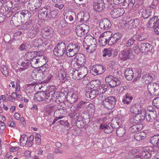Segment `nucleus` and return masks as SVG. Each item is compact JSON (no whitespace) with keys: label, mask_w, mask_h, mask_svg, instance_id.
<instances>
[{"label":"nucleus","mask_w":159,"mask_h":159,"mask_svg":"<svg viewBox=\"0 0 159 159\" xmlns=\"http://www.w3.org/2000/svg\"><path fill=\"white\" fill-rule=\"evenodd\" d=\"M118 71L115 70L114 76L109 75L106 77L105 81L107 85L103 84L101 86L102 89L104 92L106 91L108 89V85L111 88H114L119 86L121 84V82L119 79L118 76L117 75V74H118Z\"/></svg>","instance_id":"1"},{"label":"nucleus","mask_w":159,"mask_h":159,"mask_svg":"<svg viewBox=\"0 0 159 159\" xmlns=\"http://www.w3.org/2000/svg\"><path fill=\"white\" fill-rule=\"evenodd\" d=\"M101 95L102 98L99 100H103L102 105L105 108L111 110L115 107L117 101V99L115 97L110 96L106 98L105 96L103 93Z\"/></svg>","instance_id":"2"},{"label":"nucleus","mask_w":159,"mask_h":159,"mask_svg":"<svg viewBox=\"0 0 159 159\" xmlns=\"http://www.w3.org/2000/svg\"><path fill=\"white\" fill-rule=\"evenodd\" d=\"M80 49V44L70 43L67 46L66 55L68 57H72L76 54Z\"/></svg>","instance_id":"3"},{"label":"nucleus","mask_w":159,"mask_h":159,"mask_svg":"<svg viewBox=\"0 0 159 159\" xmlns=\"http://www.w3.org/2000/svg\"><path fill=\"white\" fill-rule=\"evenodd\" d=\"M66 43L64 42H60L54 48L53 53L56 57H61L66 53Z\"/></svg>","instance_id":"4"},{"label":"nucleus","mask_w":159,"mask_h":159,"mask_svg":"<svg viewBox=\"0 0 159 159\" xmlns=\"http://www.w3.org/2000/svg\"><path fill=\"white\" fill-rule=\"evenodd\" d=\"M88 71L87 68L84 67L81 68L79 72L78 70H73L72 73V78L75 80L81 79L87 75Z\"/></svg>","instance_id":"5"},{"label":"nucleus","mask_w":159,"mask_h":159,"mask_svg":"<svg viewBox=\"0 0 159 159\" xmlns=\"http://www.w3.org/2000/svg\"><path fill=\"white\" fill-rule=\"evenodd\" d=\"M146 110L143 109L139 114L134 115L130 119L131 122L138 123L142 122L144 120L145 118Z\"/></svg>","instance_id":"6"},{"label":"nucleus","mask_w":159,"mask_h":159,"mask_svg":"<svg viewBox=\"0 0 159 159\" xmlns=\"http://www.w3.org/2000/svg\"><path fill=\"white\" fill-rule=\"evenodd\" d=\"M101 94V92L97 89H93L91 87L86 88L85 95L88 98L92 99L99 95L100 98Z\"/></svg>","instance_id":"7"},{"label":"nucleus","mask_w":159,"mask_h":159,"mask_svg":"<svg viewBox=\"0 0 159 159\" xmlns=\"http://www.w3.org/2000/svg\"><path fill=\"white\" fill-rule=\"evenodd\" d=\"M148 92L151 95H159V85L156 83H150L147 86Z\"/></svg>","instance_id":"8"},{"label":"nucleus","mask_w":159,"mask_h":159,"mask_svg":"<svg viewBox=\"0 0 159 159\" xmlns=\"http://www.w3.org/2000/svg\"><path fill=\"white\" fill-rule=\"evenodd\" d=\"M134 57L132 51L130 48L121 51L119 57L121 60L124 61L128 59H131Z\"/></svg>","instance_id":"9"},{"label":"nucleus","mask_w":159,"mask_h":159,"mask_svg":"<svg viewBox=\"0 0 159 159\" xmlns=\"http://www.w3.org/2000/svg\"><path fill=\"white\" fill-rule=\"evenodd\" d=\"M106 70V66L102 64L94 65L92 70V73L94 75L102 74Z\"/></svg>","instance_id":"10"},{"label":"nucleus","mask_w":159,"mask_h":159,"mask_svg":"<svg viewBox=\"0 0 159 159\" xmlns=\"http://www.w3.org/2000/svg\"><path fill=\"white\" fill-rule=\"evenodd\" d=\"M49 7L42 8L39 11L38 17L42 20H47L49 18Z\"/></svg>","instance_id":"11"},{"label":"nucleus","mask_w":159,"mask_h":159,"mask_svg":"<svg viewBox=\"0 0 159 159\" xmlns=\"http://www.w3.org/2000/svg\"><path fill=\"white\" fill-rule=\"evenodd\" d=\"M125 12L123 8H113L110 12L111 17L113 19L117 18L122 16Z\"/></svg>","instance_id":"12"},{"label":"nucleus","mask_w":159,"mask_h":159,"mask_svg":"<svg viewBox=\"0 0 159 159\" xmlns=\"http://www.w3.org/2000/svg\"><path fill=\"white\" fill-rule=\"evenodd\" d=\"M99 25L101 29L108 30L111 27V24L109 20L107 18H104L100 21Z\"/></svg>","instance_id":"13"},{"label":"nucleus","mask_w":159,"mask_h":159,"mask_svg":"<svg viewBox=\"0 0 159 159\" xmlns=\"http://www.w3.org/2000/svg\"><path fill=\"white\" fill-rule=\"evenodd\" d=\"M76 59V65L82 67L85 64L86 62V57L84 55L81 53H78L75 56Z\"/></svg>","instance_id":"14"},{"label":"nucleus","mask_w":159,"mask_h":159,"mask_svg":"<svg viewBox=\"0 0 159 159\" xmlns=\"http://www.w3.org/2000/svg\"><path fill=\"white\" fill-rule=\"evenodd\" d=\"M55 91L53 90L47 91L44 93L45 99L44 100V103H47L53 100L54 98Z\"/></svg>","instance_id":"15"},{"label":"nucleus","mask_w":159,"mask_h":159,"mask_svg":"<svg viewBox=\"0 0 159 159\" xmlns=\"http://www.w3.org/2000/svg\"><path fill=\"white\" fill-rule=\"evenodd\" d=\"M105 7V4L103 0H95L93 5V9L96 11H102Z\"/></svg>","instance_id":"16"},{"label":"nucleus","mask_w":159,"mask_h":159,"mask_svg":"<svg viewBox=\"0 0 159 159\" xmlns=\"http://www.w3.org/2000/svg\"><path fill=\"white\" fill-rule=\"evenodd\" d=\"M158 17L157 16H153L152 18H150L148 24V27L149 28L155 27V29H158V25L159 22L158 19L157 20Z\"/></svg>","instance_id":"17"},{"label":"nucleus","mask_w":159,"mask_h":159,"mask_svg":"<svg viewBox=\"0 0 159 159\" xmlns=\"http://www.w3.org/2000/svg\"><path fill=\"white\" fill-rule=\"evenodd\" d=\"M121 35L119 33H116L111 35L110 39L108 41V43L109 45H113L115 44L120 39Z\"/></svg>","instance_id":"18"},{"label":"nucleus","mask_w":159,"mask_h":159,"mask_svg":"<svg viewBox=\"0 0 159 159\" xmlns=\"http://www.w3.org/2000/svg\"><path fill=\"white\" fill-rule=\"evenodd\" d=\"M87 26L84 25H78L75 30L78 36L82 37L86 34L88 30L85 29Z\"/></svg>","instance_id":"19"},{"label":"nucleus","mask_w":159,"mask_h":159,"mask_svg":"<svg viewBox=\"0 0 159 159\" xmlns=\"http://www.w3.org/2000/svg\"><path fill=\"white\" fill-rule=\"evenodd\" d=\"M140 46V49L142 53H147L148 52H150L153 48V46L147 42L141 43Z\"/></svg>","instance_id":"20"},{"label":"nucleus","mask_w":159,"mask_h":159,"mask_svg":"<svg viewBox=\"0 0 159 159\" xmlns=\"http://www.w3.org/2000/svg\"><path fill=\"white\" fill-rule=\"evenodd\" d=\"M20 12L18 11L12 17L11 21L13 24L16 26H18L20 25L22 21V18Z\"/></svg>","instance_id":"21"},{"label":"nucleus","mask_w":159,"mask_h":159,"mask_svg":"<svg viewBox=\"0 0 159 159\" xmlns=\"http://www.w3.org/2000/svg\"><path fill=\"white\" fill-rule=\"evenodd\" d=\"M31 76L35 80H41L45 77V75L38 70L33 71L31 74Z\"/></svg>","instance_id":"22"},{"label":"nucleus","mask_w":159,"mask_h":159,"mask_svg":"<svg viewBox=\"0 0 159 159\" xmlns=\"http://www.w3.org/2000/svg\"><path fill=\"white\" fill-rule=\"evenodd\" d=\"M151 8V7H148L142 12V16L144 19H147L151 16L153 15L154 13L153 12V10Z\"/></svg>","instance_id":"23"},{"label":"nucleus","mask_w":159,"mask_h":159,"mask_svg":"<svg viewBox=\"0 0 159 159\" xmlns=\"http://www.w3.org/2000/svg\"><path fill=\"white\" fill-rule=\"evenodd\" d=\"M20 12L22 19L24 20L27 21L29 20L31 16V13L28 10H22L18 11Z\"/></svg>","instance_id":"24"},{"label":"nucleus","mask_w":159,"mask_h":159,"mask_svg":"<svg viewBox=\"0 0 159 159\" xmlns=\"http://www.w3.org/2000/svg\"><path fill=\"white\" fill-rule=\"evenodd\" d=\"M39 54V52H29L25 53V57L27 61L31 60L36 57L37 55Z\"/></svg>","instance_id":"25"},{"label":"nucleus","mask_w":159,"mask_h":159,"mask_svg":"<svg viewBox=\"0 0 159 159\" xmlns=\"http://www.w3.org/2000/svg\"><path fill=\"white\" fill-rule=\"evenodd\" d=\"M150 143L154 146L159 147V134L153 135L150 139Z\"/></svg>","instance_id":"26"},{"label":"nucleus","mask_w":159,"mask_h":159,"mask_svg":"<svg viewBox=\"0 0 159 159\" xmlns=\"http://www.w3.org/2000/svg\"><path fill=\"white\" fill-rule=\"evenodd\" d=\"M125 75L126 78L127 80H131L134 77V72L130 68L126 69L125 72Z\"/></svg>","instance_id":"27"},{"label":"nucleus","mask_w":159,"mask_h":159,"mask_svg":"<svg viewBox=\"0 0 159 159\" xmlns=\"http://www.w3.org/2000/svg\"><path fill=\"white\" fill-rule=\"evenodd\" d=\"M143 128L142 124H138L134 125L129 127V131L131 133H134L141 130Z\"/></svg>","instance_id":"28"},{"label":"nucleus","mask_w":159,"mask_h":159,"mask_svg":"<svg viewBox=\"0 0 159 159\" xmlns=\"http://www.w3.org/2000/svg\"><path fill=\"white\" fill-rule=\"evenodd\" d=\"M147 133L144 131H142L135 134L134 136V139L137 141H140L146 137Z\"/></svg>","instance_id":"29"},{"label":"nucleus","mask_w":159,"mask_h":159,"mask_svg":"<svg viewBox=\"0 0 159 159\" xmlns=\"http://www.w3.org/2000/svg\"><path fill=\"white\" fill-rule=\"evenodd\" d=\"M87 103L86 102L81 101L78 103L77 104L74 108V112H76L78 111H80L83 110L85 107V104Z\"/></svg>","instance_id":"30"},{"label":"nucleus","mask_w":159,"mask_h":159,"mask_svg":"<svg viewBox=\"0 0 159 159\" xmlns=\"http://www.w3.org/2000/svg\"><path fill=\"white\" fill-rule=\"evenodd\" d=\"M37 58L38 57H36L30 61V64L33 68H38L39 67V66H42L41 64H40V62L39 61Z\"/></svg>","instance_id":"31"},{"label":"nucleus","mask_w":159,"mask_h":159,"mask_svg":"<svg viewBox=\"0 0 159 159\" xmlns=\"http://www.w3.org/2000/svg\"><path fill=\"white\" fill-rule=\"evenodd\" d=\"M62 108H60L56 110L54 112V116L55 118H59V119H62L63 116H62V114L65 113V111L64 109Z\"/></svg>","instance_id":"32"},{"label":"nucleus","mask_w":159,"mask_h":159,"mask_svg":"<svg viewBox=\"0 0 159 159\" xmlns=\"http://www.w3.org/2000/svg\"><path fill=\"white\" fill-rule=\"evenodd\" d=\"M119 126V124H118V122L116 121L115 124H112V125L111 126L107 125V128L104 130V132L105 133L107 134H109L111 133L113 130V127L118 128Z\"/></svg>","instance_id":"33"},{"label":"nucleus","mask_w":159,"mask_h":159,"mask_svg":"<svg viewBox=\"0 0 159 159\" xmlns=\"http://www.w3.org/2000/svg\"><path fill=\"white\" fill-rule=\"evenodd\" d=\"M142 109H141V106L138 104H134L133 105L130 109V111L133 113L139 114L140 111H141Z\"/></svg>","instance_id":"34"},{"label":"nucleus","mask_w":159,"mask_h":159,"mask_svg":"<svg viewBox=\"0 0 159 159\" xmlns=\"http://www.w3.org/2000/svg\"><path fill=\"white\" fill-rule=\"evenodd\" d=\"M137 36L133 35L127 41L126 43L125 46L127 47H130L132 45L135 44L137 42Z\"/></svg>","instance_id":"35"},{"label":"nucleus","mask_w":159,"mask_h":159,"mask_svg":"<svg viewBox=\"0 0 159 159\" xmlns=\"http://www.w3.org/2000/svg\"><path fill=\"white\" fill-rule=\"evenodd\" d=\"M143 82L147 84L153 80V77L152 74H146L142 76Z\"/></svg>","instance_id":"36"},{"label":"nucleus","mask_w":159,"mask_h":159,"mask_svg":"<svg viewBox=\"0 0 159 159\" xmlns=\"http://www.w3.org/2000/svg\"><path fill=\"white\" fill-rule=\"evenodd\" d=\"M40 34L42 35V37L44 38H50L51 37L52 35V34H51V33L48 29L42 30L41 31Z\"/></svg>","instance_id":"37"},{"label":"nucleus","mask_w":159,"mask_h":159,"mask_svg":"<svg viewBox=\"0 0 159 159\" xmlns=\"http://www.w3.org/2000/svg\"><path fill=\"white\" fill-rule=\"evenodd\" d=\"M141 42L137 41L135 44H134L133 46V50L137 54H139L140 52H141V50L140 49V46H141Z\"/></svg>","instance_id":"38"},{"label":"nucleus","mask_w":159,"mask_h":159,"mask_svg":"<svg viewBox=\"0 0 159 159\" xmlns=\"http://www.w3.org/2000/svg\"><path fill=\"white\" fill-rule=\"evenodd\" d=\"M45 93H40L38 94H36L34 96V99L37 101H42L44 103V100L45 99Z\"/></svg>","instance_id":"39"},{"label":"nucleus","mask_w":159,"mask_h":159,"mask_svg":"<svg viewBox=\"0 0 159 159\" xmlns=\"http://www.w3.org/2000/svg\"><path fill=\"white\" fill-rule=\"evenodd\" d=\"M39 55H37L36 57H38V60L40 62V64H43L44 63H46L48 60L47 58L44 55H42L41 52H39Z\"/></svg>","instance_id":"40"},{"label":"nucleus","mask_w":159,"mask_h":159,"mask_svg":"<svg viewBox=\"0 0 159 159\" xmlns=\"http://www.w3.org/2000/svg\"><path fill=\"white\" fill-rule=\"evenodd\" d=\"M41 66H39V68H40L39 70L46 75V73L48 72L47 70H48V65L46 63L41 64Z\"/></svg>","instance_id":"41"},{"label":"nucleus","mask_w":159,"mask_h":159,"mask_svg":"<svg viewBox=\"0 0 159 159\" xmlns=\"http://www.w3.org/2000/svg\"><path fill=\"white\" fill-rule=\"evenodd\" d=\"M135 2V0H125V2L122 4V6L125 7H131L134 5Z\"/></svg>","instance_id":"42"},{"label":"nucleus","mask_w":159,"mask_h":159,"mask_svg":"<svg viewBox=\"0 0 159 159\" xmlns=\"http://www.w3.org/2000/svg\"><path fill=\"white\" fill-rule=\"evenodd\" d=\"M35 6L33 2L29 3L28 4L27 8L31 11H32L34 13H35L39 10V9Z\"/></svg>","instance_id":"43"},{"label":"nucleus","mask_w":159,"mask_h":159,"mask_svg":"<svg viewBox=\"0 0 159 159\" xmlns=\"http://www.w3.org/2000/svg\"><path fill=\"white\" fill-rule=\"evenodd\" d=\"M101 84V82L99 80H93L89 83V85H90L91 86V88H93L95 87L97 88V87H99Z\"/></svg>","instance_id":"44"},{"label":"nucleus","mask_w":159,"mask_h":159,"mask_svg":"<svg viewBox=\"0 0 159 159\" xmlns=\"http://www.w3.org/2000/svg\"><path fill=\"white\" fill-rule=\"evenodd\" d=\"M112 52V50L111 48H104L103 51L102 56L103 57L107 56L108 57H109L111 56Z\"/></svg>","instance_id":"45"},{"label":"nucleus","mask_w":159,"mask_h":159,"mask_svg":"<svg viewBox=\"0 0 159 159\" xmlns=\"http://www.w3.org/2000/svg\"><path fill=\"white\" fill-rule=\"evenodd\" d=\"M80 116L82 118V121L84 122H85L87 124L89 123L90 122V117L89 115L87 114H85V113L83 112L81 115Z\"/></svg>","instance_id":"46"},{"label":"nucleus","mask_w":159,"mask_h":159,"mask_svg":"<svg viewBox=\"0 0 159 159\" xmlns=\"http://www.w3.org/2000/svg\"><path fill=\"white\" fill-rule=\"evenodd\" d=\"M28 61L26 60V61L21 62L20 61H18L17 64L19 66L24 67L26 69L28 68L30 64V63Z\"/></svg>","instance_id":"47"},{"label":"nucleus","mask_w":159,"mask_h":159,"mask_svg":"<svg viewBox=\"0 0 159 159\" xmlns=\"http://www.w3.org/2000/svg\"><path fill=\"white\" fill-rule=\"evenodd\" d=\"M49 10V18L50 17H52V18H56L58 14L57 10L56 9H50V7Z\"/></svg>","instance_id":"48"},{"label":"nucleus","mask_w":159,"mask_h":159,"mask_svg":"<svg viewBox=\"0 0 159 159\" xmlns=\"http://www.w3.org/2000/svg\"><path fill=\"white\" fill-rule=\"evenodd\" d=\"M51 41L49 39H47L40 44V45L38 44L37 45L36 44V45H34L35 47H39L40 46L43 47L47 46V47H49L50 46L51 44Z\"/></svg>","instance_id":"49"},{"label":"nucleus","mask_w":159,"mask_h":159,"mask_svg":"<svg viewBox=\"0 0 159 159\" xmlns=\"http://www.w3.org/2000/svg\"><path fill=\"white\" fill-rule=\"evenodd\" d=\"M78 99V92L74 91L71 94V101L72 102H75Z\"/></svg>","instance_id":"50"},{"label":"nucleus","mask_w":159,"mask_h":159,"mask_svg":"<svg viewBox=\"0 0 159 159\" xmlns=\"http://www.w3.org/2000/svg\"><path fill=\"white\" fill-rule=\"evenodd\" d=\"M1 71L2 74L6 77L7 76L9 75V71L6 66H2Z\"/></svg>","instance_id":"51"},{"label":"nucleus","mask_w":159,"mask_h":159,"mask_svg":"<svg viewBox=\"0 0 159 159\" xmlns=\"http://www.w3.org/2000/svg\"><path fill=\"white\" fill-rule=\"evenodd\" d=\"M112 35V32L111 31H107L101 34V36H103L105 39L107 41L110 39L111 35Z\"/></svg>","instance_id":"52"},{"label":"nucleus","mask_w":159,"mask_h":159,"mask_svg":"<svg viewBox=\"0 0 159 159\" xmlns=\"http://www.w3.org/2000/svg\"><path fill=\"white\" fill-rule=\"evenodd\" d=\"M151 151H144L142 153V157L146 159L149 158L151 156Z\"/></svg>","instance_id":"53"},{"label":"nucleus","mask_w":159,"mask_h":159,"mask_svg":"<svg viewBox=\"0 0 159 159\" xmlns=\"http://www.w3.org/2000/svg\"><path fill=\"white\" fill-rule=\"evenodd\" d=\"M152 105L156 108L159 109V97L154 98L152 102Z\"/></svg>","instance_id":"54"},{"label":"nucleus","mask_w":159,"mask_h":159,"mask_svg":"<svg viewBox=\"0 0 159 159\" xmlns=\"http://www.w3.org/2000/svg\"><path fill=\"white\" fill-rule=\"evenodd\" d=\"M99 42L100 45L102 46H105L108 43V41L105 39L103 36H101V34L100 36V38L99 39Z\"/></svg>","instance_id":"55"},{"label":"nucleus","mask_w":159,"mask_h":159,"mask_svg":"<svg viewBox=\"0 0 159 159\" xmlns=\"http://www.w3.org/2000/svg\"><path fill=\"white\" fill-rule=\"evenodd\" d=\"M125 130L123 128H119L116 131V134L119 137L123 136L125 133Z\"/></svg>","instance_id":"56"},{"label":"nucleus","mask_w":159,"mask_h":159,"mask_svg":"<svg viewBox=\"0 0 159 159\" xmlns=\"http://www.w3.org/2000/svg\"><path fill=\"white\" fill-rule=\"evenodd\" d=\"M134 36H137L136 40L137 42H141V41H143L146 39L147 38L146 37H145L143 36V34H135Z\"/></svg>","instance_id":"57"},{"label":"nucleus","mask_w":159,"mask_h":159,"mask_svg":"<svg viewBox=\"0 0 159 159\" xmlns=\"http://www.w3.org/2000/svg\"><path fill=\"white\" fill-rule=\"evenodd\" d=\"M145 117L147 120L149 122H152L156 120L157 117L149 115H145Z\"/></svg>","instance_id":"58"},{"label":"nucleus","mask_w":159,"mask_h":159,"mask_svg":"<svg viewBox=\"0 0 159 159\" xmlns=\"http://www.w3.org/2000/svg\"><path fill=\"white\" fill-rule=\"evenodd\" d=\"M45 1V0H34L33 2L35 5L36 7L39 8Z\"/></svg>","instance_id":"59"},{"label":"nucleus","mask_w":159,"mask_h":159,"mask_svg":"<svg viewBox=\"0 0 159 159\" xmlns=\"http://www.w3.org/2000/svg\"><path fill=\"white\" fill-rule=\"evenodd\" d=\"M83 14L84 15V13L83 12H80L78 14L77 16V20L78 21L81 23L83 22Z\"/></svg>","instance_id":"60"},{"label":"nucleus","mask_w":159,"mask_h":159,"mask_svg":"<svg viewBox=\"0 0 159 159\" xmlns=\"http://www.w3.org/2000/svg\"><path fill=\"white\" fill-rule=\"evenodd\" d=\"M125 26L127 29H131L134 27L132 20H130L126 23Z\"/></svg>","instance_id":"61"},{"label":"nucleus","mask_w":159,"mask_h":159,"mask_svg":"<svg viewBox=\"0 0 159 159\" xmlns=\"http://www.w3.org/2000/svg\"><path fill=\"white\" fill-rule=\"evenodd\" d=\"M158 3V0H153L152 4L148 7H151L152 9L154 11V9L156 7Z\"/></svg>","instance_id":"62"},{"label":"nucleus","mask_w":159,"mask_h":159,"mask_svg":"<svg viewBox=\"0 0 159 159\" xmlns=\"http://www.w3.org/2000/svg\"><path fill=\"white\" fill-rule=\"evenodd\" d=\"M54 7L56 8H58L59 9L61 10L63 8L64 5L62 3V1H61V2H57V3H55Z\"/></svg>","instance_id":"63"},{"label":"nucleus","mask_w":159,"mask_h":159,"mask_svg":"<svg viewBox=\"0 0 159 159\" xmlns=\"http://www.w3.org/2000/svg\"><path fill=\"white\" fill-rule=\"evenodd\" d=\"M83 23L86 22L88 20L89 18V13L86 12L83 14Z\"/></svg>","instance_id":"64"}]
</instances>
